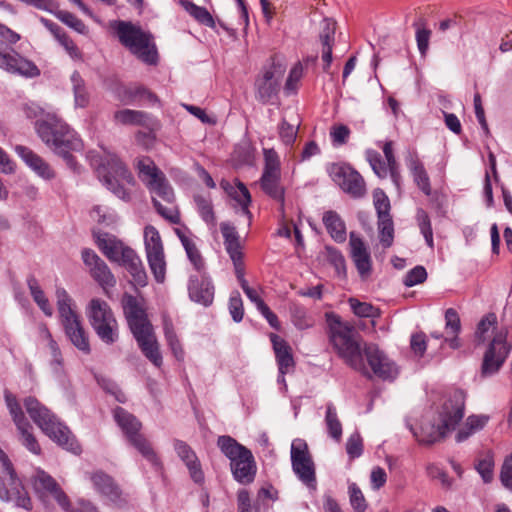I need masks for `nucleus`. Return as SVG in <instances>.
Returning a JSON list of instances; mask_svg holds the SVG:
<instances>
[{"mask_svg": "<svg viewBox=\"0 0 512 512\" xmlns=\"http://www.w3.org/2000/svg\"><path fill=\"white\" fill-rule=\"evenodd\" d=\"M326 322L329 342L339 358L350 368L367 373L363 359L365 343L356 327L333 312L326 313Z\"/></svg>", "mask_w": 512, "mask_h": 512, "instance_id": "1", "label": "nucleus"}, {"mask_svg": "<svg viewBox=\"0 0 512 512\" xmlns=\"http://www.w3.org/2000/svg\"><path fill=\"white\" fill-rule=\"evenodd\" d=\"M36 131L41 140L62 157L71 169H77V162L71 152L80 151L83 143L69 125L55 113H47L44 119L36 122Z\"/></svg>", "mask_w": 512, "mask_h": 512, "instance_id": "2", "label": "nucleus"}, {"mask_svg": "<svg viewBox=\"0 0 512 512\" xmlns=\"http://www.w3.org/2000/svg\"><path fill=\"white\" fill-rule=\"evenodd\" d=\"M465 412V393L455 390L444 402L439 412V423L423 421L419 431L415 432L418 441L423 444H433L444 439L454 431L463 419Z\"/></svg>", "mask_w": 512, "mask_h": 512, "instance_id": "3", "label": "nucleus"}, {"mask_svg": "<svg viewBox=\"0 0 512 512\" xmlns=\"http://www.w3.org/2000/svg\"><path fill=\"white\" fill-rule=\"evenodd\" d=\"M130 331L143 355L156 367L163 363L154 328L147 315L146 297L130 295Z\"/></svg>", "mask_w": 512, "mask_h": 512, "instance_id": "4", "label": "nucleus"}, {"mask_svg": "<svg viewBox=\"0 0 512 512\" xmlns=\"http://www.w3.org/2000/svg\"><path fill=\"white\" fill-rule=\"evenodd\" d=\"M23 406L33 422L50 439L64 449L80 454L81 447L67 426L62 424L57 417L37 398L28 396L23 400Z\"/></svg>", "mask_w": 512, "mask_h": 512, "instance_id": "5", "label": "nucleus"}, {"mask_svg": "<svg viewBox=\"0 0 512 512\" xmlns=\"http://www.w3.org/2000/svg\"><path fill=\"white\" fill-rule=\"evenodd\" d=\"M55 295L59 320L66 337L80 352L89 355L91 353L89 333L75 309L74 300L63 287H58Z\"/></svg>", "mask_w": 512, "mask_h": 512, "instance_id": "6", "label": "nucleus"}, {"mask_svg": "<svg viewBox=\"0 0 512 512\" xmlns=\"http://www.w3.org/2000/svg\"><path fill=\"white\" fill-rule=\"evenodd\" d=\"M87 157L103 184L117 197L125 199L128 178L125 166L119 158L115 154H107L103 158L92 151L88 153Z\"/></svg>", "mask_w": 512, "mask_h": 512, "instance_id": "7", "label": "nucleus"}, {"mask_svg": "<svg viewBox=\"0 0 512 512\" xmlns=\"http://www.w3.org/2000/svg\"><path fill=\"white\" fill-rule=\"evenodd\" d=\"M87 317L96 335L106 344L118 340V324L108 303L100 298H93L87 306Z\"/></svg>", "mask_w": 512, "mask_h": 512, "instance_id": "8", "label": "nucleus"}, {"mask_svg": "<svg viewBox=\"0 0 512 512\" xmlns=\"http://www.w3.org/2000/svg\"><path fill=\"white\" fill-rule=\"evenodd\" d=\"M0 465L2 471L0 479V499L7 502H14L17 507L31 510V499L17 477L8 456L1 449Z\"/></svg>", "mask_w": 512, "mask_h": 512, "instance_id": "9", "label": "nucleus"}, {"mask_svg": "<svg viewBox=\"0 0 512 512\" xmlns=\"http://www.w3.org/2000/svg\"><path fill=\"white\" fill-rule=\"evenodd\" d=\"M144 248L147 262L155 282L164 284L167 273L164 246L158 230L152 225H147L144 228Z\"/></svg>", "mask_w": 512, "mask_h": 512, "instance_id": "10", "label": "nucleus"}, {"mask_svg": "<svg viewBox=\"0 0 512 512\" xmlns=\"http://www.w3.org/2000/svg\"><path fill=\"white\" fill-rule=\"evenodd\" d=\"M130 54L146 66L156 67L160 62L154 35L138 24L130 22Z\"/></svg>", "mask_w": 512, "mask_h": 512, "instance_id": "11", "label": "nucleus"}, {"mask_svg": "<svg viewBox=\"0 0 512 512\" xmlns=\"http://www.w3.org/2000/svg\"><path fill=\"white\" fill-rule=\"evenodd\" d=\"M31 481L37 497L45 506L56 502L64 511H69L71 503L67 494L50 474L36 469Z\"/></svg>", "mask_w": 512, "mask_h": 512, "instance_id": "12", "label": "nucleus"}, {"mask_svg": "<svg viewBox=\"0 0 512 512\" xmlns=\"http://www.w3.org/2000/svg\"><path fill=\"white\" fill-rule=\"evenodd\" d=\"M331 179L350 197L363 198L366 193V183L361 174L347 163H332L327 166Z\"/></svg>", "mask_w": 512, "mask_h": 512, "instance_id": "13", "label": "nucleus"}, {"mask_svg": "<svg viewBox=\"0 0 512 512\" xmlns=\"http://www.w3.org/2000/svg\"><path fill=\"white\" fill-rule=\"evenodd\" d=\"M511 348L512 346L507 343V330H496L483 357L482 375L490 376L498 372L508 357Z\"/></svg>", "mask_w": 512, "mask_h": 512, "instance_id": "14", "label": "nucleus"}, {"mask_svg": "<svg viewBox=\"0 0 512 512\" xmlns=\"http://www.w3.org/2000/svg\"><path fill=\"white\" fill-rule=\"evenodd\" d=\"M5 401L13 421L19 432V440L30 452L40 454L41 447L33 434V427L25 417L22 407L15 395L11 392H5Z\"/></svg>", "mask_w": 512, "mask_h": 512, "instance_id": "15", "label": "nucleus"}, {"mask_svg": "<svg viewBox=\"0 0 512 512\" xmlns=\"http://www.w3.org/2000/svg\"><path fill=\"white\" fill-rule=\"evenodd\" d=\"M5 401L13 421L19 432V440L30 452L40 454L41 447L33 434V427L25 417L22 407L15 395L11 392H5Z\"/></svg>", "mask_w": 512, "mask_h": 512, "instance_id": "16", "label": "nucleus"}, {"mask_svg": "<svg viewBox=\"0 0 512 512\" xmlns=\"http://www.w3.org/2000/svg\"><path fill=\"white\" fill-rule=\"evenodd\" d=\"M291 463L294 473L308 487H315V467L307 443L294 439L291 444Z\"/></svg>", "mask_w": 512, "mask_h": 512, "instance_id": "17", "label": "nucleus"}, {"mask_svg": "<svg viewBox=\"0 0 512 512\" xmlns=\"http://www.w3.org/2000/svg\"><path fill=\"white\" fill-rule=\"evenodd\" d=\"M364 356L377 377L383 380H393L397 376L396 364L376 344H364Z\"/></svg>", "mask_w": 512, "mask_h": 512, "instance_id": "18", "label": "nucleus"}, {"mask_svg": "<svg viewBox=\"0 0 512 512\" xmlns=\"http://www.w3.org/2000/svg\"><path fill=\"white\" fill-rule=\"evenodd\" d=\"M188 296L191 301L209 307L214 301L215 286L209 274H191L187 283Z\"/></svg>", "mask_w": 512, "mask_h": 512, "instance_id": "19", "label": "nucleus"}, {"mask_svg": "<svg viewBox=\"0 0 512 512\" xmlns=\"http://www.w3.org/2000/svg\"><path fill=\"white\" fill-rule=\"evenodd\" d=\"M350 257L362 280H366L372 272L370 251L361 237L354 232L349 236Z\"/></svg>", "mask_w": 512, "mask_h": 512, "instance_id": "20", "label": "nucleus"}, {"mask_svg": "<svg viewBox=\"0 0 512 512\" xmlns=\"http://www.w3.org/2000/svg\"><path fill=\"white\" fill-rule=\"evenodd\" d=\"M141 423L130 415V444L146 459L156 470L161 469V461L153 449L150 441L139 431Z\"/></svg>", "mask_w": 512, "mask_h": 512, "instance_id": "21", "label": "nucleus"}, {"mask_svg": "<svg viewBox=\"0 0 512 512\" xmlns=\"http://www.w3.org/2000/svg\"><path fill=\"white\" fill-rule=\"evenodd\" d=\"M82 260L91 277L103 288L115 284V278L106 263L91 249L82 250Z\"/></svg>", "mask_w": 512, "mask_h": 512, "instance_id": "22", "label": "nucleus"}, {"mask_svg": "<svg viewBox=\"0 0 512 512\" xmlns=\"http://www.w3.org/2000/svg\"><path fill=\"white\" fill-rule=\"evenodd\" d=\"M93 235L99 249L109 260L123 265L128 262V249L116 236L96 230L93 231Z\"/></svg>", "mask_w": 512, "mask_h": 512, "instance_id": "23", "label": "nucleus"}, {"mask_svg": "<svg viewBox=\"0 0 512 512\" xmlns=\"http://www.w3.org/2000/svg\"><path fill=\"white\" fill-rule=\"evenodd\" d=\"M174 232L181 241V244L185 249L187 258L189 259L194 270L197 273L206 272L205 260L193 239L191 231L187 227H184L175 228Z\"/></svg>", "mask_w": 512, "mask_h": 512, "instance_id": "24", "label": "nucleus"}, {"mask_svg": "<svg viewBox=\"0 0 512 512\" xmlns=\"http://www.w3.org/2000/svg\"><path fill=\"white\" fill-rule=\"evenodd\" d=\"M15 152L42 179L51 180L55 177V172L51 166L30 148L17 145L15 146Z\"/></svg>", "mask_w": 512, "mask_h": 512, "instance_id": "25", "label": "nucleus"}, {"mask_svg": "<svg viewBox=\"0 0 512 512\" xmlns=\"http://www.w3.org/2000/svg\"><path fill=\"white\" fill-rule=\"evenodd\" d=\"M174 449L185 463L193 481L198 484L202 483L204 481V473L201 469L200 461L192 448L182 440H175Z\"/></svg>", "mask_w": 512, "mask_h": 512, "instance_id": "26", "label": "nucleus"}, {"mask_svg": "<svg viewBox=\"0 0 512 512\" xmlns=\"http://www.w3.org/2000/svg\"><path fill=\"white\" fill-rule=\"evenodd\" d=\"M269 337L275 353L279 373H289L295 366L292 348L290 347L286 340H284L277 334L271 333Z\"/></svg>", "mask_w": 512, "mask_h": 512, "instance_id": "27", "label": "nucleus"}, {"mask_svg": "<svg viewBox=\"0 0 512 512\" xmlns=\"http://www.w3.org/2000/svg\"><path fill=\"white\" fill-rule=\"evenodd\" d=\"M406 165L417 187L426 195H431L432 188L428 173L415 151H409L405 157Z\"/></svg>", "mask_w": 512, "mask_h": 512, "instance_id": "28", "label": "nucleus"}, {"mask_svg": "<svg viewBox=\"0 0 512 512\" xmlns=\"http://www.w3.org/2000/svg\"><path fill=\"white\" fill-rule=\"evenodd\" d=\"M230 467L234 479L239 483L249 484L253 482L256 475V464L251 451L230 462Z\"/></svg>", "mask_w": 512, "mask_h": 512, "instance_id": "29", "label": "nucleus"}, {"mask_svg": "<svg viewBox=\"0 0 512 512\" xmlns=\"http://www.w3.org/2000/svg\"><path fill=\"white\" fill-rule=\"evenodd\" d=\"M255 87L256 98L263 104L270 102L277 95L279 81L275 78L273 67L266 69L262 76L256 79Z\"/></svg>", "mask_w": 512, "mask_h": 512, "instance_id": "30", "label": "nucleus"}, {"mask_svg": "<svg viewBox=\"0 0 512 512\" xmlns=\"http://www.w3.org/2000/svg\"><path fill=\"white\" fill-rule=\"evenodd\" d=\"M149 283L148 273L140 256L130 249V287L134 289V296L143 295L141 289ZM133 296V294H131Z\"/></svg>", "mask_w": 512, "mask_h": 512, "instance_id": "31", "label": "nucleus"}, {"mask_svg": "<svg viewBox=\"0 0 512 512\" xmlns=\"http://www.w3.org/2000/svg\"><path fill=\"white\" fill-rule=\"evenodd\" d=\"M336 22L331 19H324L319 35L322 44V60L324 62L323 70L328 71L332 63V48L335 40Z\"/></svg>", "mask_w": 512, "mask_h": 512, "instance_id": "32", "label": "nucleus"}, {"mask_svg": "<svg viewBox=\"0 0 512 512\" xmlns=\"http://www.w3.org/2000/svg\"><path fill=\"white\" fill-rule=\"evenodd\" d=\"M281 173L263 172L260 178V186L265 194L280 202V210L284 213V187L280 183Z\"/></svg>", "mask_w": 512, "mask_h": 512, "instance_id": "33", "label": "nucleus"}, {"mask_svg": "<svg viewBox=\"0 0 512 512\" xmlns=\"http://www.w3.org/2000/svg\"><path fill=\"white\" fill-rule=\"evenodd\" d=\"M322 221L328 234L334 241L343 243L346 240L345 222L336 211L329 210L324 212Z\"/></svg>", "mask_w": 512, "mask_h": 512, "instance_id": "34", "label": "nucleus"}, {"mask_svg": "<svg viewBox=\"0 0 512 512\" xmlns=\"http://www.w3.org/2000/svg\"><path fill=\"white\" fill-rule=\"evenodd\" d=\"M90 480L94 488L112 501H116L119 496V488L114 480L102 471H96L90 475Z\"/></svg>", "mask_w": 512, "mask_h": 512, "instance_id": "35", "label": "nucleus"}, {"mask_svg": "<svg viewBox=\"0 0 512 512\" xmlns=\"http://www.w3.org/2000/svg\"><path fill=\"white\" fill-rule=\"evenodd\" d=\"M489 421L488 415H470L458 430L455 436L456 442H464L475 433L481 431Z\"/></svg>", "mask_w": 512, "mask_h": 512, "instance_id": "36", "label": "nucleus"}, {"mask_svg": "<svg viewBox=\"0 0 512 512\" xmlns=\"http://www.w3.org/2000/svg\"><path fill=\"white\" fill-rule=\"evenodd\" d=\"M136 169L139 179L148 187L163 176L164 173L155 165L154 161L149 157H142L137 160Z\"/></svg>", "mask_w": 512, "mask_h": 512, "instance_id": "37", "label": "nucleus"}, {"mask_svg": "<svg viewBox=\"0 0 512 512\" xmlns=\"http://www.w3.org/2000/svg\"><path fill=\"white\" fill-rule=\"evenodd\" d=\"M26 282L34 302L45 316L51 317L53 315L52 305L42 290L38 280L35 278V276L30 275L27 277Z\"/></svg>", "mask_w": 512, "mask_h": 512, "instance_id": "38", "label": "nucleus"}, {"mask_svg": "<svg viewBox=\"0 0 512 512\" xmlns=\"http://www.w3.org/2000/svg\"><path fill=\"white\" fill-rule=\"evenodd\" d=\"M71 89L74 95V105L77 108H85L90 101V95L87 90L86 82L78 71H74L70 76Z\"/></svg>", "mask_w": 512, "mask_h": 512, "instance_id": "39", "label": "nucleus"}, {"mask_svg": "<svg viewBox=\"0 0 512 512\" xmlns=\"http://www.w3.org/2000/svg\"><path fill=\"white\" fill-rule=\"evenodd\" d=\"M217 445L221 452L232 462L238 459L242 454H247L249 449L238 443L234 438L228 435L219 436Z\"/></svg>", "mask_w": 512, "mask_h": 512, "instance_id": "40", "label": "nucleus"}, {"mask_svg": "<svg viewBox=\"0 0 512 512\" xmlns=\"http://www.w3.org/2000/svg\"><path fill=\"white\" fill-rule=\"evenodd\" d=\"M179 4L198 23L210 28L215 27V21L210 12L205 7L198 6L190 0H180Z\"/></svg>", "mask_w": 512, "mask_h": 512, "instance_id": "41", "label": "nucleus"}, {"mask_svg": "<svg viewBox=\"0 0 512 512\" xmlns=\"http://www.w3.org/2000/svg\"><path fill=\"white\" fill-rule=\"evenodd\" d=\"M383 153L385 156V160L387 162L388 168H389V175L391 177V180L397 190L401 189L402 184V176L400 173V166L399 163L396 160V157L394 155L393 150V142L392 141H386L383 145Z\"/></svg>", "mask_w": 512, "mask_h": 512, "instance_id": "42", "label": "nucleus"}, {"mask_svg": "<svg viewBox=\"0 0 512 512\" xmlns=\"http://www.w3.org/2000/svg\"><path fill=\"white\" fill-rule=\"evenodd\" d=\"M327 262L334 267L338 278L345 279L347 277V266L344 255L335 247H326Z\"/></svg>", "mask_w": 512, "mask_h": 512, "instance_id": "43", "label": "nucleus"}, {"mask_svg": "<svg viewBox=\"0 0 512 512\" xmlns=\"http://www.w3.org/2000/svg\"><path fill=\"white\" fill-rule=\"evenodd\" d=\"M325 423L328 434L336 441H340L342 437V424L332 403H328L326 406Z\"/></svg>", "mask_w": 512, "mask_h": 512, "instance_id": "44", "label": "nucleus"}, {"mask_svg": "<svg viewBox=\"0 0 512 512\" xmlns=\"http://www.w3.org/2000/svg\"><path fill=\"white\" fill-rule=\"evenodd\" d=\"M378 238L384 249L390 248L394 242V223L392 219L377 220Z\"/></svg>", "mask_w": 512, "mask_h": 512, "instance_id": "45", "label": "nucleus"}, {"mask_svg": "<svg viewBox=\"0 0 512 512\" xmlns=\"http://www.w3.org/2000/svg\"><path fill=\"white\" fill-rule=\"evenodd\" d=\"M130 124L140 125L144 129L160 130V121L143 111L130 110Z\"/></svg>", "mask_w": 512, "mask_h": 512, "instance_id": "46", "label": "nucleus"}, {"mask_svg": "<svg viewBox=\"0 0 512 512\" xmlns=\"http://www.w3.org/2000/svg\"><path fill=\"white\" fill-rule=\"evenodd\" d=\"M148 189L167 203L172 204L174 202V191L165 175L160 176V178H158L155 183L149 185Z\"/></svg>", "mask_w": 512, "mask_h": 512, "instance_id": "47", "label": "nucleus"}, {"mask_svg": "<svg viewBox=\"0 0 512 512\" xmlns=\"http://www.w3.org/2000/svg\"><path fill=\"white\" fill-rule=\"evenodd\" d=\"M497 327V316L495 313H488L478 323L475 338L479 343H483L488 338L490 330H496Z\"/></svg>", "mask_w": 512, "mask_h": 512, "instance_id": "48", "label": "nucleus"}, {"mask_svg": "<svg viewBox=\"0 0 512 512\" xmlns=\"http://www.w3.org/2000/svg\"><path fill=\"white\" fill-rule=\"evenodd\" d=\"M416 221L422 235L424 236L426 244L430 248H433V230L428 213L424 209L418 208L416 212Z\"/></svg>", "mask_w": 512, "mask_h": 512, "instance_id": "49", "label": "nucleus"}, {"mask_svg": "<svg viewBox=\"0 0 512 512\" xmlns=\"http://www.w3.org/2000/svg\"><path fill=\"white\" fill-rule=\"evenodd\" d=\"M366 159L369 162L373 172L381 179L389 175L387 162L382 159L379 152L369 149L366 151Z\"/></svg>", "mask_w": 512, "mask_h": 512, "instance_id": "50", "label": "nucleus"}, {"mask_svg": "<svg viewBox=\"0 0 512 512\" xmlns=\"http://www.w3.org/2000/svg\"><path fill=\"white\" fill-rule=\"evenodd\" d=\"M156 102H158L157 96L146 87L137 85L130 89V103L154 105Z\"/></svg>", "mask_w": 512, "mask_h": 512, "instance_id": "51", "label": "nucleus"}, {"mask_svg": "<svg viewBox=\"0 0 512 512\" xmlns=\"http://www.w3.org/2000/svg\"><path fill=\"white\" fill-rule=\"evenodd\" d=\"M47 337H48V347L51 353V361L50 366L53 373L57 376H60L63 373V357L57 342L52 338L49 331L45 328Z\"/></svg>", "mask_w": 512, "mask_h": 512, "instance_id": "52", "label": "nucleus"}, {"mask_svg": "<svg viewBox=\"0 0 512 512\" xmlns=\"http://www.w3.org/2000/svg\"><path fill=\"white\" fill-rule=\"evenodd\" d=\"M95 379L98 383V385L108 394H111L112 396L115 397V399L120 402V403H124L126 401V396H125V393L122 392L119 388H118V385L113 381L111 380L109 377L107 376H104V375H99V374H96L95 375Z\"/></svg>", "mask_w": 512, "mask_h": 512, "instance_id": "53", "label": "nucleus"}, {"mask_svg": "<svg viewBox=\"0 0 512 512\" xmlns=\"http://www.w3.org/2000/svg\"><path fill=\"white\" fill-rule=\"evenodd\" d=\"M348 302L351 310L358 317L375 318L379 316V310L370 303L361 302L356 298H350Z\"/></svg>", "mask_w": 512, "mask_h": 512, "instance_id": "54", "label": "nucleus"}, {"mask_svg": "<svg viewBox=\"0 0 512 512\" xmlns=\"http://www.w3.org/2000/svg\"><path fill=\"white\" fill-rule=\"evenodd\" d=\"M232 196L241 206L243 214L250 220L251 213L249 211V205L251 203V195L247 187L242 182H238Z\"/></svg>", "mask_w": 512, "mask_h": 512, "instance_id": "55", "label": "nucleus"}, {"mask_svg": "<svg viewBox=\"0 0 512 512\" xmlns=\"http://www.w3.org/2000/svg\"><path fill=\"white\" fill-rule=\"evenodd\" d=\"M413 26L416 29V42L421 56H425L429 49V41L431 37V30L426 28L422 22H415Z\"/></svg>", "mask_w": 512, "mask_h": 512, "instance_id": "56", "label": "nucleus"}, {"mask_svg": "<svg viewBox=\"0 0 512 512\" xmlns=\"http://www.w3.org/2000/svg\"><path fill=\"white\" fill-rule=\"evenodd\" d=\"M350 504L355 512H365L367 509L366 499L356 483H351L348 487Z\"/></svg>", "mask_w": 512, "mask_h": 512, "instance_id": "57", "label": "nucleus"}, {"mask_svg": "<svg viewBox=\"0 0 512 512\" xmlns=\"http://www.w3.org/2000/svg\"><path fill=\"white\" fill-rule=\"evenodd\" d=\"M153 205L158 212L165 220L172 224H180L181 218L178 208L175 205L166 207L162 205L156 198H152Z\"/></svg>", "mask_w": 512, "mask_h": 512, "instance_id": "58", "label": "nucleus"}, {"mask_svg": "<svg viewBox=\"0 0 512 512\" xmlns=\"http://www.w3.org/2000/svg\"><path fill=\"white\" fill-rule=\"evenodd\" d=\"M164 335L168 345L170 346L173 354L180 358L183 356V350L181 348L180 342L177 338V335L174 331L173 324L169 320L164 321Z\"/></svg>", "mask_w": 512, "mask_h": 512, "instance_id": "59", "label": "nucleus"}, {"mask_svg": "<svg viewBox=\"0 0 512 512\" xmlns=\"http://www.w3.org/2000/svg\"><path fill=\"white\" fill-rule=\"evenodd\" d=\"M374 206L378 220L392 219L390 215V201L383 192L374 194Z\"/></svg>", "mask_w": 512, "mask_h": 512, "instance_id": "60", "label": "nucleus"}, {"mask_svg": "<svg viewBox=\"0 0 512 512\" xmlns=\"http://www.w3.org/2000/svg\"><path fill=\"white\" fill-rule=\"evenodd\" d=\"M194 201L197 207V210L201 216V218L210 224H214L215 216L212 208L211 202L203 196L197 195L194 197Z\"/></svg>", "mask_w": 512, "mask_h": 512, "instance_id": "61", "label": "nucleus"}, {"mask_svg": "<svg viewBox=\"0 0 512 512\" xmlns=\"http://www.w3.org/2000/svg\"><path fill=\"white\" fill-rule=\"evenodd\" d=\"M445 329L448 335H459L461 331L460 317L454 308H448L445 311Z\"/></svg>", "mask_w": 512, "mask_h": 512, "instance_id": "62", "label": "nucleus"}, {"mask_svg": "<svg viewBox=\"0 0 512 512\" xmlns=\"http://www.w3.org/2000/svg\"><path fill=\"white\" fill-rule=\"evenodd\" d=\"M229 312L235 322H240L244 316L243 301L238 291H233L229 298Z\"/></svg>", "mask_w": 512, "mask_h": 512, "instance_id": "63", "label": "nucleus"}, {"mask_svg": "<svg viewBox=\"0 0 512 512\" xmlns=\"http://www.w3.org/2000/svg\"><path fill=\"white\" fill-rule=\"evenodd\" d=\"M264 169L263 172L281 173L280 159L273 148L263 149Z\"/></svg>", "mask_w": 512, "mask_h": 512, "instance_id": "64", "label": "nucleus"}]
</instances>
